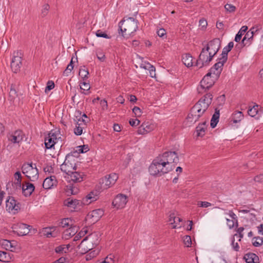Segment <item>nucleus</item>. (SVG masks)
Here are the masks:
<instances>
[{
	"instance_id": "423d86ee",
	"label": "nucleus",
	"mask_w": 263,
	"mask_h": 263,
	"mask_svg": "<svg viewBox=\"0 0 263 263\" xmlns=\"http://www.w3.org/2000/svg\"><path fill=\"white\" fill-rule=\"evenodd\" d=\"M22 171L31 181H35L39 178V170L35 164L24 163L22 166Z\"/></svg>"
},
{
	"instance_id": "8fccbe9b",
	"label": "nucleus",
	"mask_w": 263,
	"mask_h": 263,
	"mask_svg": "<svg viewBox=\"0 0 263 263\" xmlns=\"http://www.w3.org/2000/svg\"><path fill=\"white\" fill-rule=\"evenodd\" d=\"M256 241L253 243V245L256 247H259L263 244V239L260 237H256Z\"/></svg>"
},
{
	"instance_id": "6e6d98bb",
	"label": "nucleus",
	"mask_w": 263,
	"mask_h": 263,
	"mask_svg": "<svg viewBox=\"0 0 263 263\" xmlns=\"http://www.w3.org/2000/svg\"><path fill=\"white\" fill-rule=\"evenodd\" d=\"M96 34L98 37H104L106 39L110 38V37L106 33L100 30H98L96 32Z\"/></svg>"
},
{
	"instance_id": "c9c22d12",
	"label": "nucleus",
	"mask_w": 263,
	"mask_h": 263,
	"mask_svg": "<svg viewBox=\"0 0 263 263\" xmlns=\"http://www.w3.org/2000/svg\"><path fill=\"white\" fill-rule=\"evenodd\" d=\"M79 116H76V121H77V125L78 126L82 127V128H84V127L86 125V123L87 121H86L84 119H81V113L79 112Z\"/></svg>"
},
{
	"instance_id": "79ce46f5",
	"label": "nucleus",
	"mask_w": 263,
	"mask_h": 263,
	"mask_svg": "<svg viewBox=\"0 0 263 263\" xmlns=\"http://www.w3.org/2000/svg\"><path fill=\"white\" fill-rule=\"evenodd\" d=\"M73 68V58H72L70 63L67 66L66 69L63 72V75L68 76V73H70Z\"/></svg>"
},
{
	"instance_id": "69168bd1",
	"label": "nucleus",
	"mask_w": 263,
	"mask_h": 263,
	"mask_svg": "<svg viewBox=\"0 0 263 263\" xmlns=\"http://www.w3.org/2000/svg\"><path fill=\"white\" fill-rule=\"evenodd\" d=\"M137 133L139 135H144L148 133L142 124L138 128Z\"/></svg>"
},
{
	"instance_id": "2eb2a0df",
	"label": "nucleus",
	"mask_w": 263,
	"mask_h": 263,
	"mask_svg": "<svg viewBox=\"0 0 263 263\" xmlns=\"http://www.w3.org/2000/svg\"><path fill=\"white\" fill-rule=\"evenodd\" d=\"M24 134L21 130H16L13 133L8 135L9 141L13 143H19L24 138Z\"/></svg>"
},
{
	"instance_id": "e2e57ef3",
	"label": "nucleus",
	"mask_w": 263,
	"mask_h": 263,
	"mask_svg": "<svg viewBox=\"0 0 263 263\" xmlns=\"http://www.w3.org/2000/svg\"><path fill=\"white\" fill-rule=\"evenodd\" d=\"M98 253L95 252V251H92L90 252L89 254H87L86 256V259L87 260H90L91 258H93L97 255Z\"/></svg>"
},
{
	"instance_id": "5fc2aeb1",
	"label": "nucleus",
	"mask_w": 263,
	"mask_h": 263,
	"mask_svg": "<svg viewBox=\"0 0 263 263\" xmlns=\"http://www.w3.org/2000/svg\"><path fill=\"white\" fill-rule=\"evenodd\" d=\"M9 242L10 240L3 239L1 241V244L6 250H9Z\"/></svg>"
},
{
	"instance_id": "4d7b16f0",
	"label": "nucleus",
	"mask_w": 263,
	"mask_h": 263,
	"mask_svg": "<svg viewBox=\"0 0 263 263\" xmlns=\"http://www.w3.org/2000/svg\"><path fill=\"white\" fill-rule=\"evenodd\" d=\"M79 153H83L87 152L89 150L88 146L86 145L80 146L78 147Z\"/></svg>"
},
{
	"instance_id": "680f3d73",
	"label": "nucleus",
	"mask_w": 263,
	"mask_h": 263,
	"mask_svg": "<svg viewBox=\"0 0 263 263\" xmlns=\"http://www.w3.org/2000/svg\"><path fill=\"white\" fill-rule=\"evenodd\" d=\"M83 129L82 127L76 125V128L74 129V133L76 135L80 136L82 134Z\"/></svg>"
},
{
	"instance_id": "f03ea898",
	"label": "nucleus",
	"mask_w": 263,
	"mask_h": 263,
	"mask_svg": "<svg viewBox=\"0 0 263 263\" xmlns=\"http://www.w3.org/2000/svg\"><path fill=\"white\" fill-rule=\"evenodd\" d=\"M201 101H198L191 109L186 118V125L189 126L194 124L207 110V105L201 104Z\"/></svg>"
},
{
	"instance_id": "aec40b11",
	"label": "nucleus",
	"mask_w": 263,
	"mask_h": 263,
	"mask_svg": "<svg viewBox=\"0 0 263 263\" xmlns=\"http://www.w3.org/2000/svg\"><path fill=\"white\" fill-rule=\"evenodd\" d=\"M103 210L99 209L93 210L87 215L88 218H92L93 221H97L103 215Z\"/></svg>"
},
{
	"instance_id": "774afa93",
	"label": "nucleus",
	"mask_w": 263,
	"mask_h": 263,
	"mask_svg": "<svg viewBox=\"0 0 263 263\" xmlns=\"http://www.w3.org/2000/svg\"><path fill=\"white\" fill-rule=\"evenodd\" d=\"M166 31L163 28H161L157 31L158 35L161 37H162L164 36H166Z\"/></svg>"
},
{
	"instance_id": "b1692460",
	"label": "nucleus",
	"mask_w": 263,
	"mask_h": 263,
	"mask_svg": "<svg viewBox=\"0 0 263 263\" xmlns=\"http://www.w3.org/2000/svg\"><path fill=\"white\" fill-rule=\"evenodd\" d=\"M82 201L77 199H73L72 198H68L64 201V205L73 209H76L78 205H79Z\"/></svg>"
},
{
	"instance_id": "0eeeda50",
	"label": "nucleus",
	"mask_w": 263,
	"mask_h": 263,
	"mask_svg": "<svg viewBox=\"0 0 263 263\" xmlns=\"http://www.w3.org/2000/svg\"><path fill=\"white\" fill-rule=\"evenodd\" d=\"M213 57L212 55L209 53V50L205 47H203L194 66L198 67L199 68L207 66L212 61Z\"/></svg>"
},
{
	"instance_id": "72a5a7b5",
	"label": "nucleus",
	"mask_w": 263,
	"mask_h": 263,
	"mask_svg": "<svg viewBox=\"0 0 263 263\" xmlns=\"http://www.w3.org/2000/svg\"><path fill=\"white\" fill-rule=\"evenodd\" d=\"M156 159L158 160L162 165V166L164 167H167L168 166V163H167V157H166V152L163 153L162 155H159Z\"/></svg>"
},
{
	"instance_id": "9b49d317",
	"label": "nucleus",
	"mask_w": 263,
	"mask_h": 263,
	"mask_svg": "<svg viewBox=\"0 0 263 263\" xmlns=\"http://www.w3.org/2000/svg\"><path fill=\"white\" fill-rule=\"evenodd\" d=\"M22 65V58L21 53L16 52L14 53L11 63V68L14 73H17L20 71L21 67Z\"/></svg>"
},
{
	"instance_id": "603ef678",
	"label": "nucleus",
	"mask_w": 263,
	"mask_h": 263,
	"mask_svg": "<svg viewBox=\"0 0 263 263\" xmlns=\"http://www.w3.org/2000/svg\"><path fill=\"white\" fill-rule=\"evenodd\" d=\"M50 8V6L48 4H45L43 6V9L42 10L41 14L43 17H44L47 15L48 13L49 9Z\"/></svg>"
},
{
	"instance_id": "6e6552de",
	"label": "nucleus",
	"mask_w": 263,
	"mask_h": 263,
	"mask_svg": "<svg viewBox=\"0 0 263 263\" xmlns=\"http://www.w3.org/2000/svg\"><path fill=\"white\" fill-rule=\"evenodd\" d=\"M76 169L77 166L74 156L72 155H67L64 162L61 165V170L68 175Z\"/></svg>"
},
{
	"instance_id": "09e8293b",
	"label": "nucleus",
	"mask_w": 263,
	"mask_h": 263,
	"mask_svg": "<svg viewBox=\"0 0 263 263\" xmlns=\"http://www.w3.org/2000/svg\"><path fill=\"white\" fill-rule=\"evenodd\" d=\"M147 67L148 68V70L149 71L150 76L152 78L155 77V67L149 63L147 64Z\"/></svg>"
},
{
	"instance_id": "49530a36",
	"label": "nucleus",
	"mask_w": 263,
	"mask_h": 263,
	"mask_svg": "<svg viewBox=\"0 0 263 263\" xmlns=\"http://www.w3.org/2000/svg\"><path fill=\"white\" fill-rule=\"evenodd\" d=\"M183 242L184 245L187 247H189L191 246L192 245V240L191 238L189 235H186L183 237Z\"/></svg>"
},
{
	"instance_id": "a19ab883",
	"label": "nucleus",
	"mask_w": 263,
	"mask_h": 263,
	"mask_svg": "<svg viewBox=\"0 0 263 263\" xmlns=\"http://www.w3.org/2000/svg\"><path fill=\"white\" fill-rule=\"evenodd\" d=\"M258 112V105H255L252 108L249 109L248 111V115L252 117H255Z\"/></svg>"
},
{
	"instance_id": "f3484780",
	"label": "nucleus",
	"mask_w": 263,
	"mask_h": 263,
	"mask_svg": "<svg viewBox=\"0 0 263 263\" xmlns=\"http://www.w3.org/2000/svg\"><path fill=\"white\" fill-rule=\"evenodd\" d=\"M98 192L97 191H93L90 192L84 198L82 202L84 204H89L98 199Z\"/></svg>"
},
{
	"instance_id": "bb28decb",
	"label": "nucleus",
	"mask_w": 263,
	"mask_h": 263,
	"mask_svg": "<svg viewBox=\"0 0 263 263\" xmlns=\"http://www.w3.org/2000/svg\"><path fill=\"white\" fill-rule=\"evenodd\" d=\"M15 182L12 183L13 186H15L16 189H19L21 190L22 189V186L21 184L22 181V176L21 173L20 172H16L14 175Z\"/></svg>"
},
{
	"instance_id": "c85d7f7f",
	"label": "nucleus",
	"mask_w": 263,
	"mask_h": 263,
	"mask_svg": "<svg viewBox=\"0 0 263 263\" xmlns=\"http://www.w3.org/2000/svg\"><path fill=\"white\" fill-rule=\"evenodd\" d=\"M219 118V110L217 109V108L215 109V111L214 115L212 117V119L211 120V126L212 128H215L218 121Z\"/></svg>"
},
{
	"instance_id": "c756f323",
	"label": "nucleus",
	"mask_w": 263,
	"mask_h": 263,
	"mask_svg": "<svg viewBox=\"0 0 263 263\" xmlns=\"http://www.w3.org/2000/svg\"><path fill=\"white\" fill-rule=\"evenodd\" d=\"M70 247V245H62L57 247L55 248V252L60 254L67 253Z\"/></svg>"
},
{
	"instance_id": "393cba45",
	"label": "nucleus",
	"mask_w": 263,
	"mask_h": 263,
	"mask_svg": "<svg viewBox=\"0 0 263 263\" xmlns=\"http://www.w3.org/2000/svg\"><path fill=\"white\" fill-rule=\"evenodd\" d=\"M234 46V43L233 42H230L229 43L227 46L225 47L222 50V53L221 54V60H222L223 61L225 60H227L228 59V53L232 50Z\"/></svg>"
},
{
	"instance_id": "7c9ffc66",
	"label": "nucleus",
	"mask_w": 263,
	"mask_h": 263,
	"mask_svg": "<svg viewBox=\"0 0 263 263\" xmlns=\"http://www.w3.org/2000/svg\"><path fill=\"white\" fill-rule=\"evenodd\" d=\"M243 118L242 112L240 111H235L232 116V120L234 123H238L240 122Z\"/></svg>"
},
{
	"instance_id": "338daca9",
	"label": "nucleus",
	"mask_w": 263,
	"mask_h": 263,
	"mask_svg": "<svg viewBox=\"0 0 263 263\" xmlns=\"http://www.w3.org/2000/svg\"><path fill=\"white\" fill-rule=\"evenodd\" d=\"M254 180L255 182L259 183L263 182V174H259L258 175L256 176L254 178Z\"/></svg>"
},
{
	"instance_id": "37998d69",
	"label": "nucleus",
	"mask_w": 263,
	"mask_h": 263,
	"mask_svg": "<svg viewBox=\"0 0 263 263\" xmlns=\"http://www.w3.org/2000/svg\"><path fill=\"white\" fill-rule=\"evenodd\" d=\"M143 127H144L147 133H149L154 129L155 126L154 124L149 123L148 122L142 123Z\"/></svg>"
},
{
	"instance_id": "4c0bfd02",
	"label": "nucleus",
	"mask_w": 263,
	"mask_h": 263,
	"mask_svg": "<svg viewBox=\"0 0 263 263\" xmlns=\"http://www.w3.org/2000/svg\"><path fill=\"white\" fill-rule=\"evenodd\" d=\"M222 69H217V68H215L213 66L208 73H210L211 76H212L217 80L221 73Z\"/></svg>"
},
{
	"instance_id": "ea45409f",
	"label": "nucleus",
	"mask_w": 263,
	"mask_h": 263,
	"mask_svg": "<svg viewBox=\"0 0 263 263\" xmlns=\"http://www.w3.org/2000/svg\"><path fill=\"white\" fill-rule=\"evenodd\" d=\"M72 220L69 218H64L59 223V226L62 228L71 226L72 225Z\"/></svg>"
},
{
	"instance_id": "a211bd4d",
	"label": "nucleus",
	"mask_w": 263,
	"mask_h": 263,
	"mask_svg": "<svg viewBox=\"0 0 263 263\" xmlns=\"http://www.w3.org/2000/svg\"><path fill=\"white\" fill-rule=\"evenodd\" d=\"M57 181L54 176L46 178L43 181V187L46 190L50 189L54 185H56Z\"/></svg>"
},
{
	"instance_id": "6ab92c4d",
	"label": "nucleus",
	"mask_w": 263,
	"mask_h": 263,
	"mask_svg": "<svg viewBox=\"0 0 263 263\" xmlns=\"http://www.w3.org/2000/svg\"><path fill=\"white\" fill-rule=\"evenodd\" d=\"M7 210L9 211L14 210H17L19 208L18 203H17V201L12 197H9L6 201Z\"/></svg>"
},
{
	"instance_id": "bf43d9fd",
	"label": "nucleus",
	"mask_w": 263,
	"mask_h": 263,
	"mask_svg": "<svg viewBox=\"0 0 263 263\" xmlns=\"http://www.w3.org/2000/svg\"><path fill=\"white\" fill-rule=\"evenodd\" d=\"M81 84L83 85V87L80 86V88L82 90H83L84 91H88L90 89V86L89 83H86L84 81V82Z\"/></svg>"
},
{
	"instance_id": "e433bc0d",
	"label": "nucleus",
	"mask_w": 263,
	"mask_h": 263,
	"mask_svg": "<svg viewBox=\"0 0 263 263\" xmlns=\"http://www.w3.org/2000/svg\"><path fill=\"white\" fill-rule=\"evenodd\" d=\"M57 141H54L51 138L48 136L45 139V147L47 149L51 148Z\"/></svg>"
},
{
	"instance_id": "39448f33",
	"label": "nucleus",
	"mask_w": 263,
	"mask_h": 263,
	"mask_svg": "<svg viewBox=\"0 0 263 263\" xmlns=\"http://www.w3.org/2000/svg\"><path fill=\"white\" fill-rule=\"evenodd\" d=\"M99 241L98 235L96 233H92L86 237L79 245V249L83 251L87 252L91 250L93 247L99 244Z\"/></svg>"
},
{
	"instance_id": "20e7f679",
	"label": "nucleus",
	"mask_w": 263,
	"mask_h": 263,
	"mask_svg": "<svg viewBox=\"0 0 263 263\" xmlns=\"http://www.w3.org/2000/svg\"><path fill=\"white\" fill-rule=\"evenodd\" d=\"M175 165L171 166L164 167L156 158L153 161L152 163L149 167V172L151 175L154 176H161L168 173L175 168Z\"/></svg>"
},
{
	"instance_id": "a878e982",
	"label": "nucleus",
	"mask_w": 263,
	"mask_h": 263,
	"mask_svg": "<svg viewBox=\"0 0 263 263\" xmlns=\"http://www.w3.org/2000/svg\"><path fill=\"white\" fill-rule=\"evenodd\" d=\"M182 61L183 64L187 67L193 66V57L190 53H186L182 55Z\"/></svg>"
},
{
	"instance_id": "ddd939ff",
	"label": "nucleus",
	"mask_w": 263,
	"mask_h": 263,
	"mask_svg": "<svg viewBox=\"0 0 263 263\" xmlns=\"http://www.w3.org/2000/svg\"><path fill=\"white\" fill-rule=\"evenodd\" d=\"M30 226L25 223H21L15 224L13 226V232L19 236H24L29 232Z\"/></svg>"
},
{
	"instance_id": "a18cd8bd",
	"label": "nucleus",
	"mask_w": 263,
	"mask_h": 263,
	"mask_svg": "<svg viewBox=\"0 0 263 263\" xmlns=\"http://www.w3.org/2000/svg\"><path fill=\"white\" fill-rule=\"evenodd\" d=\"M253 253H248L244 255L243 259L247 263H252Z\"/></svg>"
},
{
	"instance_id": "9d476101",
	"label": "nucleus",
	"mask_w": 263,
	"mask_h": 263,
	"mask_svg": "<svg viewBox=\"0 0 263 263\" xmlns=\"http://www.w3.org/2000/svg\"><path fill=\"white\" fill-rule=\"evenodd\" d=\"M221 46V41L218 38H215L210 41L205 47L209 50V53L214 57L218 52Z\"/></svg>"
},
{
	"instance_id": "de8ad7c7",
	"label": "nucleus",
	"mask_w": 263,
	"mask_h": 263,
	"mask_svg": "<svg viewBox=\"0 0 263 263\" xmlns=\"http://www.w3.org/2000/svg\"><path fill=\"white\" fill-rule=\"evenodd\" d=\"M227 60L223 61L221 60V58L219 59V61L218 62L215 63L213 66L214 67L217 68V69H222V67L223 66L224 64L227 62Z\"/></svg>"
},
{
	"instance_id": "f257e3e1",
	"label": "nucleus",
	"mask_w": 263,
	"mask_h": 263,
	"mask_svg": "<svg viewBox=\"0 0 263 263\" xmlns=\"http://www.w3.org/2000/svg\"><path fill=\"white\" fill-rule=\"evenodd\" d=\"M67 175V178L69 179V181L68 184L66 185L65 189V193L67 196L76 195L79 191L78 185L76 183L82 182L83 180V176L84 175L83 173L76 171H73Z\"/></svg>"
},
{
	"instance_id": "5701e85b",
	"label": "nucleus",
	"mask_w": 263,
	"mask_h": 263,
	"mask_svg": "<svg viewBox=\"0 0 263 263\" xmlns=\"http://www.w3.org/2000/svg\"><path fill=\"white\" fill-rule=\"evenodd\" d=\"M78 228L76 226H70L63 233V237L65 239H68L72 236H74L77 232Z\"/></svg>"
},
{
	"instance_id": "052dcab7",
	"label": "nucleus",
	"mask_w": 263,
	"mask_h": 263,
	"mask_svg": "<svg viewBox=\"0 0 263 263\" xmlns=\"http://www.w3.org/2000/svg\"><path fill=\"white\" fill-rule=\"evenodd\" d=\"M227 224L230 229H232L234 227V226H236V221L232 219L230 220L229 219H227Z\"/></svg>"
},
{
	"instance_id": "4be33fe9",
	"label": "nucleus",
	"mask_w": 263,
	"mask_h": 263,
	"mask_svg": "<svg viewBox=\"0 0 263 263\" xmlns=\"http://www.w3.org/2000/svg\"><path fill=\"white\" fill-rule=\"evenodd\" d=\"M206 122L204 121L202 123H199L196 128L197 136L202 137L205 135V130L206 129Z\"/></svg>"
},
{
	"instance_id": "864d4df0",
	"label": "nucleus",
	"mask_w": 263,
	"mask_h": 263,
	"mask_svg": "<svg viewBox=\"0 0 263 263\" xmlns=\"http://www.w3.org/2000/svg\"><path fill=\"white\" fill-rule=\"evenodd\" d=\"M226 10L229 12H234L236 10V7L231 4H227L224 6Z\"/></svg>"
},
{
	"instance_id": "cd10ccee",
	"label": "nucleus",
	"mask_w": 263,
	"mask_h": 263,
	"mask_svg": "<svg viewBox=\"0 0 263 263\" xmlns=\"http://www.w3.org/2000/svg\"><path fill=\"white\" fill-rule=\"evenodd\" d=\"M213 96L210 93H206L205 95L203 97L201 98L198 101H201L200 103L201 104H205L207 105V109L209 107L211 104Z\"/></svg>"
},
{
	"instance_id": "0e129e2a",
	"label": "nucleus",
	"mask_w": 263,
	"mask_h": 263,
	"mask_svg": "<svg viewBox=\"0 0 263 263\" xmlns=\"http://www.w3.org/2000/svg\"><path fill=\"white\" fill-rule=\"evenodd\" d=\"M140 122V121L139 120H138L137 119H130L129 121V124L132 126H137L139 124Z\"/></svg>"
},
{
	"instance_id": "13d9d810",
	"label": "nucleus",
	"mask_w": 263,
	"mask_h": 263,
	"mask_svg": "<svg viewBox=\"0 0 263 263\" xmlns=\"http://www.w3.org/2000/svg\"><path fill=\"white\" fill-rule=\"evenodd\" d=\"M228 214L230 215V216L233 220L236 221V227H237L238 225V219L236 214L232 211H229Z\"/></svg>"
},
{
	"instance_id": "58836bf2",
	"label": "nucleus",
	"mask_w": 263,
	"mask_h": 263,
	"mask_svg": "<svg viewBox=\"0 0 263 263\" xmlns=\"http://www.w3.org/2000/svg\"><path fill=\"white\" fill-rule=\"evenodd\" d=\"M253 33H250L249 32H247L245 36L243 38L241 43L243 45V46H245L247 43H245L246 41H247L249 42V44L251 43V41H252L253 38Z\"/></svg>"
},
{
	"instance_id": "473e14b6",
	"label": "nucleus",
	"mask_w": 263,
	"mask_h": 263,
	"mask_svg": "<svg viewBox=\"0 0 263 263\" xmlns=\"http://www.w3.org/2000/svg\"><path fill=\"white\" fill-rule=\"evenodd\" d=\"M89 72L87 68L85 66H82L79 69V75L81 77L83 81H85L88 78Z\"/></svg>"
},
{
	"instance_id": "7ed1b4c3",
	"label": "nucleus",
	"mask_w": 263,
	"mask_h": 263,
	"mask_svg": "<svg viewBox=\"0 0 263 263\" xmlns=\"http://www.w3.org/2000/svg\"><path fill=\"white\" fill-rule=\"evenodd\" d=\"M120 31L124 37H127L136 31L138 22L133 17H128L121 21L119 24Z\"/></svg>"
},
{
	"instance_id": "4468645a",
	"label": "nucleus",
	"mask_w": 263,
	"mask_h": 263,
	"mask_svg": "<svg viewBox=\"0 0 263 263\" xmlns=\"http://www.w3.org/2000/svg\"><path fill=\"white\" fill-rule=\"evenodd\" d=\"M127 202V196L123 194L118 195L112 201V205L117 209L123 208Z\"/></svg>"
},
{
	"instance_id": "f704fd0d",
	"label": "nucleus",
	"mask_w": 263,
	"mask_h": 263,
	"mask_svg": "<svg viewBox=\"0 0 263 263\" xmlns=\"http://www.w3.org/2000/svg\"><path fill=\"white\" fill-rule=\"evenodd\" d=\"M248 30V27L247 26H243L238 31L237 34L236 35L235 37V41L236 42H239L243 34L247 30Z\"/></svg>"
},
{
	"instance_id": "1a4fd4ad",
	"label": "nucleus",
	"mask_w": 263,
	"mask_h": 263,
	"mask_svg": "<svg viewBox=\"0 0 263 263\" xmlns=\"http://www.w3.org/2000/svg\"><path fill=\"white\" fill-rule=\"evenodd\" d=\"M118 178L117 174L112 173L105 176L102 178L100 181L101 184V187L103 189H106L114 185Z\"/></svg>"
},
{
	"instance_id": "c03bdc74",
	"label": "nucleus",
	"mask_w": 263,
	"mask_h": 263,
	"mask_svg": "<svg viewBox=\"0 0 263 263\" xmlns=\"http://www.w3.org/2000/svg\"><path fill=\"white\" fill-rule=\"evenodd\" d=\"M17 96V91L15 88V86L12 84L9 91V96L12 99H13Z\"/></svg>"
},
{
	"instance_id": "2f4dec72",
	"label": "nucleus",
	"mask_w": 263,
	"mask_h": 263,
	"mask_svg": "<svg viewBox=\"0 0 263 263\" xmlns=\"http://www.w3.org/2000/svg\"><path fill=\"white\" fill-rule=\"evenodd\" d=\"M11 255L10 253L0 251V261L6 262H10L11 259Z\"/></svg>"
},
{
	"instance_id": "412c9836",
	"label": "nucleus",
	"mask_w": 263,
	"mask_h": 263,
	"mask_svg": "<svg viewBox=\"0 0 263 263\" xmlns=\"http://www.w3.org/2000/svg\"><path fill=\"white\" fill-rule=\"evenodd\" d=\"M34 189L35 187L32 183L26 182L25 184L22 185V192L25 196H30Z\"/></svg>"
},
{
	"instance_id": "3c124183",
	"label": "nucleus",
	"mask_w": 263,
	"mask_h": 263,
	"mask_svg": "<svg viewBox=\"0 0 263 263\" xmlns=\"http://www.w3.org/2000/svg\"><path fill=\"white\" fill-rule=\"evenodd\" d=\"M54 87V84L52 81H48L45 88V91L47 93L48 91L52 89Z\"/></svg>"
},
{
	"instance_id": "f8f14e48",
	"label": "nucleus",
	"mask_w": 263,
	"mask_h": 263,
	"mask_svg": "<svg viewBox=\"0 0 263 263\" xmlns=\"http://www.w3.org/2000/svg\"><path fill=\"white\" fill-rule=\"evenodd\" d=\"M217 79L208 73L200 81V87L205 91L211 88L215 83Z\"/></svg>"
},
{
	"instance_id": "dca6fc26",
	"label": "nucleus",
	"mask_w": 263,
	"mask_h": 263,
	"mask_svg": "<svg viewBox=\"0 0 263 263\" xmlns=\"http://www.w3.org/2000/svg\"><path fill=\"white\" fill-rule=\"evenodd\" d=\"M167 166H171L172 163L177 164L179 162V157L177 154L175 152L168 151L166 152Z\"/></svg>"
}]
</instances>
